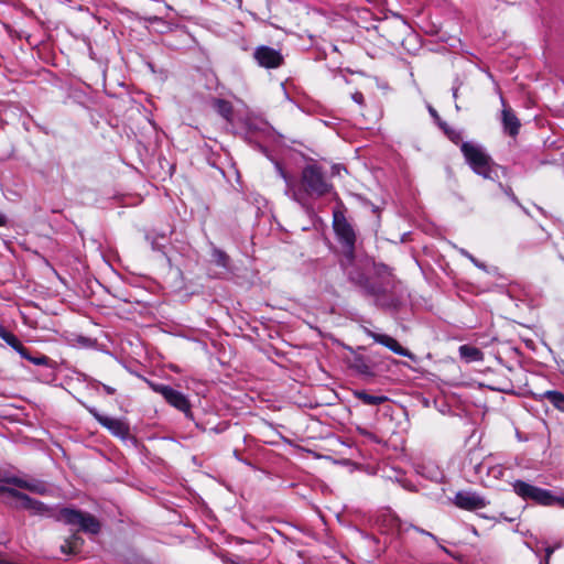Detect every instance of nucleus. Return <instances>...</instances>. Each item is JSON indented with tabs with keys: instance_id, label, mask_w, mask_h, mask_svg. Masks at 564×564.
Instances as JSON below:
<instances>
[{
	"instance_id": "nucleus-13",
	"label": "nucleus",
	"mask_w": 564,
	"mask_h": 564,
	"mask_svg": "<svg viewBox=\"0 0 564 564\" xmlns=\"http://www.w3.org/2000/svg\"><path fill=\"white\" fill-rule=\"evenodd\" d=\"M367 334L375 339V341L388 347L393 352L400 356H410V352L400 346V344L392 337L383 334H378L371 330H367Z\"/></svg>"
},
{
	"instance_id": "nucleus-15",
	"label": "nucleus",
	"mask_w": 564,
	"mask_h": 564,
	"mask_svg": "<svg viewBox=\"0 0 564 564\" xmlns=\"http://www.w3.org/2000/svg\"><path fill=\"white\" fill-rule=\"evenodd\" d=\"M1 338L13 349H15L23 358L30 359L36 365H41L44 362V358L32 359L31 357H29L26 349L22 346L20 340L12 333L7 330Z\"/></svg>"
},
{
	"instance_id": "nucleus-31",
	"label": "nucleus",
	"mask_w": 564,
	"mask_h": 564,
	"mask_svg": "<svg viewBox=\"0 0 564 564\" xmlns=\"http://www.w3.org/2000/svg\"><path fill=\"white\" fill-rule=\"evenodd\" d=\"M7 329L0 325V337H2L6 334Z\"/></svg>"
},
{
	"instance_id": "nucleus-16",
	"label": "nucleus",
	"mask_w": 564,
	"mask_h": 564,
	"mask_svg": "<svg viewBox=\"0 0 564 564\" xmlns=\"http://www.w3.org/2000/svg\"><path fill=\"white\" fill-rule=\"evenodd\" d=\"M459 355L466 361H479L482 360L484 354L476 347L469 345H463L459 347Z\"/></svg>"
},
{
	"instance_id": "nucleus-7",
	"label": "nucleus",
	"mask_w": 564,
	"mask_h": 564,
	"mask_svg": "<svg viewBox=\"0 0 564 564\" xmlns=\"http://www.w3.org/2000/svg\"><path fill=\"white\" fill-rule=\"evenodd\" d=\"M348 274H349V279L352 282H355L356 284L361 286L367 293H369L373 296H377V297L388 293L389 291H391L393 289V284L389 280H386L384 282L377 285L375 283L369 282V280L364 274H361L359 272L349 271Z\"/></svg>"
},
{
	"instance_id": "nucleus-8",
	"label": "nucleus",
	"mask_w": 564,
	"mask_h": 564,
	"mask_svg": "<svg viewBox=\"0 0 564 564\" xmlns=\"http://www.w3.org/2000/svg\"><path fill=\"white\" fill-rule=\"evenodd\" d=\"M254 58L261 66L267 68L279 67L283 62L281 53L269 46L258 47L254 52Z\"/></svg>"
},
{
	"instance_id": "nucleus-9",
	"label": "nucleus",
	"mask_w": 564,
	"mask_h": 564,
	"mask_svg": "<svg viewBox=\"0 0 564 564\" xmlns=\"http://www.w3.org/2000/svg\"><path fill=\"white\" fill-rule=\"evenodd\" d=\"M8 485H13L18 488L25 489L31 494L46 495L48 492L47 486L36 479H26L21 477H7L2 479Z\"/></svg>"
},
{
	"instance_id": "nucleus-19",
	"label": "nucleus",
	"mask_w": 564,
	"mask_h": 564,
	"mask_svg": "<svg viewBox=\"0 0 564 564\" xmlns=\"http://www.w3.org/2000/svg\"><path fill=\"white\" fill-rule=\"evenodd\" d=\"M215 107L221 117H224L227 120H230V117L232 113V107L228 101L221 100V99L216 100Z\"/></svg>"
},
{
	"instance_id": "nucleus-18",
	"label": "nucleus",
	"mask_w": 564,
	"mask_h": 564,
	"mask_svg": "<svg viewBox=\"0 0 564 564\" xmlns=\"http://www.w3.org/2000/svg\"><path fill=\"white\" fill-rule=\"evenodd\" d=\"M544 397L560 411L564 412V394L557 391H546Z\"/></svg>"
},
{
	"instance_id": "nucleus-6",
	"label": "nucleus",
	"mask_w": 564,
	"mask_h": 564,
	"mask_svg": "<svg viewBox=\"0 0 564 564\" xmlns=\"http://www.w3.org/2000/svg\"><path fill=\"white\" fill-rule=\"evenodd\" d=\"M151 388L155 392L160 393L171 405H173L177 410L184 412L185 414L191 413L189 402L183 393H181L165 384H153L152 383Z\"/></svg>"
},
{
	"instance_id": "nucleus-11",
	"label": "nucleus",
	"mask_w": 564,
	"mask_h": 564,
	"mask_svg": "<svg viewBox=\"0 0 564 564\" xmlns=\"http://www.w3.org/2000/svg\"><path fill=\"white\" fill-rule=\"evenodd\" d=\"M96 420L106 429H108L113 435L126 437L129 433V426L119 419H113L105 415H100L97 412H93Z\"/></svg>"
},
{
	"instance_id": "nucleus-2",
	"label": "nucleus",
	"mask_w": 564,
	"mask_h": 564,
	"mask_svg": "<svg viewBox=\"0 0 564 564\" xmlns=\"http://www.w3.org/2000/svg\"><path fill=\"white\" fill-rule=\"evenodd\" d=\"M462 152L474 172L489 180L498 177V166L495 165L491 158L481 147L473 143H464L462 145Z\"/></svg>"
},
{
	"instance_id": "nucleus-22",
	"label": "nucleus",
	"mask_w": 564,
	"mask_h": 564,
	"mask_svg": "<svg viewBox=\"0 0 564 564\" xmlns=\"http://www.w3.org/2000/svg\"><path fill=\"white\" fill-rule=\"evenodd\" d=\"M215 257H216L215 261L218 265L227 267L228 257L224 252L218 251L215 253Z\"/></svg>"
},
{
	"instance_id": "nucleus-17",
	"label": "nucleus",
	"mask_w": 564,
	"mask_h": 564,
	"mask_svg": "<svg viewBox=\"0 0 564 564\" xmlns=\"http://www.w3.org/2000/svg\"><path fill=\"white\" fill-rule=\"evenodd\" d=\"M354 394L357 399L369 405H378L387 401V398L383 395H372L365 391H355Z\"/></svg>"
},
{
	"instance_id": "nucleus-28",
	"label": "nucleus",
	"mask_w": 564,
	"mask_h": 564,
	"mask_svg": "<svg viewBox=\"0 0 564 564\" xmlns=\"http://www.w3.org/2000/svg\"><path fill=\"white\" fill-rule=\"evenodd\" d=\"M416 531H417V532H420V533H422V534L429 535V536H431L432 539H434V540H435V536H434L432 533H430V532H426V531H424V530H422V529H416Z\"/></svg>"
},
{
	"instance_id": "nucleus-23",
	"label": "nucleus",
	"mask_w": 564,
	"mask_h": 564,
	"mask_svg": "<svg viewBox=\"0 0 564 564\" xmlns=\"http://www.w3.org/2000/svg\"><path fill=\"white\" fill-rule=\"evenodd\" d=\"M500 188L505 192L507 196H509L512 200L517 202V197L514 196L511 187L503 186L502 184H499Z\"/></svg>"
},
{
	"instance_id": "nucleus-3",
	"label": "nucleus",
	"mask_w": 564,
	"mask_h": 564,
	"mask_svg": "<svg viewBox=\"0 0 564 564\" xmlns=\"http://www.w3.org/2000/svg\"><path fill=\"white\" fill-rule=\"evenodd\" d=\"M0 495H6L8 497V502L12 507L28 510L32 514L44 516L50 512L48 508L43 502L30 498L28 495L20 492L15 488L0 486Z\"/></svg>"
},
{
	"instance_id": "nucleus-29",
	"label": "nucleus",
	"mask_w": 564,
	"mask_h": 564,
	"mask_svg": "<svg viewBox=\"0 0 564 564\" xmlns=\"http://www.w3.org/2000/svg\"><path fill=\"white\" fill-rule=\"evenodd\" d=\"M6 224V217L0 214V226H3Z\"/></svg>"
},
{
	"instance_id": "nucleus-5",
	"label": "nucleus",
	"mask_w": 564,
	"mask_h": 564,
	"mask_svg": "<svg viewBox=\"0 0 564 564\" xmlns=\"http://www.w3.org/2000/svg\"><path fill=\"white\" fill-rule=\"evenodd\" d=\"M514 492L525 500H533L542 506H553L551 491L535 487L528 482L518 480L513 484Z\"/></svg>"
},
{
	"instance_id": "nucleus-1",
	"label": "nucleus",
	"mask_w": 564,
	"mask_h": 564,
	"mask_svg": "<svg viewBox=\"0 0 564 564\" xmlns=\"http://www.w3.org/2000/svg\"><path fill=\"white\" fill-rule=\"evenodd\" d=\"M282 177L288 183L290 191H292L293 198L301 203H305L306 197L319 198L328 194L333 186L329 184L319 167L316 165H307L303 169L300 185L297 188L293 186L288 175L281 171Z\"/></svg>"
},
{
	"instance_id": "nucleus-4",
	"label": "nucleus",
	"mask_w": 564,
	"mask_h": 564,
	"mask_svg": "<svg viewBox=\"0 0 564 564\" xmlns=\"http://www.w3.org/2000/svg\"><path fill=\"white\" fill-rule=\"evenodd\" d=\"M58 519L68 524H77L87 533L96 534L100 530V523L94 516L73 509L61 510Z\"/></svg>"
},
{
	"instance_id": "nucleus-30",
	"label": "nucleus",
	"mask_w": 564,
	"mask_h": 564,
	"mask_svg": "<svg viewBox=\"0 0 564 564\" xmlns=\"http://www.w3.org/2000/svg\"><path fill=\"white\" fill-rule=\"evenodd\" d=\"M7 329L0 325V337H2L6 334Z\"/></svg>"
},
{
	"instance_id": "nucleus-27",
	"label": "nucleus",
	"mask_w": 564,
	"mask_h": 564,
	"mask_svg": "<svg viewBox=\"0 0 564 564\" xmlns=\"http://www.w3.org/2000/svg\"><path fill=\"white\" fill-rule=\"evenodd\" d=\"M354 99H355V101L360 104L362 101V95L357 93L354 95Z\"/></svg>"
},
{
	"instance_id": "nucleus-26",
	"label": "nucleus",
	"mask_w": 564,
	"mask_h": 564,
	"mask_svg": "<svg viewBox=\"0 0 564 564\" xmlns=\"http://www.w3.org/2000/svg\"><path fill=\"white\" fill-rule=\"evenodd\" d=\"M553 552H554L553 547H546V550H545V561H546V564H549V560H550V557H551Z\"/></svg>"
},
{
	"instance_id": "nucleus-10",
	"label": "nucleus",
	"mask_w": 564,
	"mask_h": 564,
	"mask_svg": "<svg viewBox=\"0 0 564 564\" xmlns=\"http://www.w3.org/2000/svg\"><path fill=\"white\" fill-rule=\"evenodd\" d=\"M455 505L465 510H477L486 507V501L480 496L473 492H458L454 499Z\"/></svg>"
},
{
	"instance_id": "nucleus-20",
	"label": "nucleus",
	"mask_w": 564,
	"mask_h": 564,
	"mask_svg": "<svg viewBox=\"0 0 564 564\" xmlns=\"http://www.w3.org/2000/svg\"><path fill=\"white\" fill-rule=\"evenodd\" d=\"M83 543L82 539L78 536H73L72 540H68L61 546L62 552L64 553H76L78 546Z\"/></svg>"
},
{
	"instance_id": "nucleus-32",
	"label": "nucleus",
	"mask_w": 564,
	"mask_h": 564,
	"mask_svg": "<svg viewBox=\"0 0 564 564\" xmlns=\"http://www.w3.org/2000/svg\"><path fill=\"white\" fill-rule=\"evenodd\" d=\"M105 388H106L108 393H113V389H111L110 387H105Z\"/></svg>"
},
{
	"instance_id": "nucleus-14",
	"label": "nucleus",
	"mask_w": 564,
	"mask_h": 564,
	"mask_svg": "<svg viewBox=\"0 0 564 564\" xmlns=\"http://www.w3.org/2000/svg\"><path fill=\"white\" fill-rule=\"evenodd\" d=\"M502 123L505 131L514 137L520 129V121L511 108L505 106L502 109Z\"/></svg>"
},
{
	"instance_id": "nucleus-25",
	"label": "nucleus",
	"mask_w": 564,
	"mask_h": 564,
	"mask_svg": "<svg viewBox=\"0 0 564 564\" xmlns=\"http://www.w3.org/2000/svg\"><path fill=\"white\" fill-rule=\"evenodd\" d=\"M377 272L378 274H387L388 276L391 275L390 272L388 271V268L384 265L378 267Z\"/></svg>"
},
{
	"instance_id": "nucleus-24",
	"label": "nucleus",
	"mask_w": 564,
	"mask_h": 564,
	"mask_svg": "<svg viewBox=\"0 0 564 564\" xmlns=\"http://www.w3.org/2000/svg\"><path fill=\"white\" fill-rule=\"evenodd\" d=\"M553 505H557L562 508H564V496L563 497H555L553 496Z\"/></svg>"
},
{
	"instance_id": "nucleus-21",
	"label": "nucleus",
	"mask_w": 564,
	"mask_h": 564,
	"mask_svg": "<svg viewBox=\"0 0 564 564\" xmlns=\"http://www.w3.org/2000/svg\"><path fill=\"white\" fill-rule=\"evenodd\" d=\"M352 367L359 371L360 373L362 375H370L371 373V368L370 366L366 362V360L358 356V357H355L354 361H352Z\"/></svg>"
},
{
	"instance_id": "nucleus-12",
	"label": "nucleus",
	"mask_w": 564,
	"mask_h": 564,
	"mask_svg": "<svg viewBox=\"0 0 564 564\" xmlns=\"http://www.w3.org/2000/svg\"><path fill=\"white\" fill-rule=\"evenodd\" d=\"M334 229L339 239L348 247L352 248L355 243V234L351 226L343 218L335 217Z\"/></svg>"
}]
</instances>
